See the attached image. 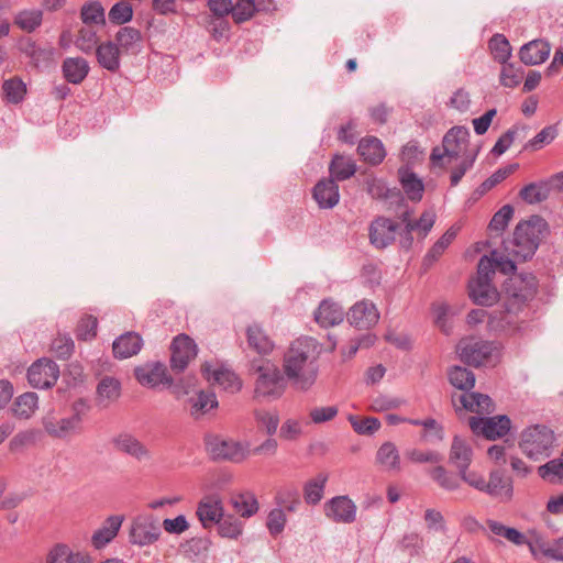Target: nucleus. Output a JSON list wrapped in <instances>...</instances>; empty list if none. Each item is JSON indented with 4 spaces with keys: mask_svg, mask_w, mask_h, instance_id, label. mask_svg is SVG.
<instances>
[{
    "mask_svg": "<svg viewBox=\"0 0 563 563\" xmlns=\"http://www.w3.org/2000/svg\"><path fill=\"white\" fill-rule=\"evenodd\" d=\"M548 230V223L539 216L521 221L514 231L510 240L504 241L505 254L493 251L496 268L505 275H516V262L531 260L539 247L540 241Z\"/></svg>",
    "mask_w": 563,
    "mask_h": 563,
    "instance_id": "1",
    "label": "nucleus"
},
{
    "mask_svg": "<svg viewBox=\"0 0 563 563\" xmlns=\"http://www.w3.org/2000/svg\"><path fill=\"white\" fill-rule=\"evenodd\" d=\"M536 294L537 279L532 274L510 276L505 283L504 309L492 312L488 329L496 333H511L519 330L518 313Z\"/></svg>",
    "mask_w": 563,
    "mask_h": 563,
    "instance_id": "2",
    "label": "nucleus"
},
{
    "mask_svg": "<svg viewBox=\"0 0 563 563\" xmlns=\"http://www.w3.org/2000/svg\"><path fill=\"white\" fill-rule=\"evenodd\" d=\"M318 344L312 338L295 340L284 355L283 369L292 388L307 391L318 377Z\"/></svg>",
    "mask_w": 563,
    "mask_h": 563,
    "instance_id": "3",
    "label": "nucleus"
},
{
    "mask_svg": "<svg viewBox=\"0 0 563 563\" xmlns=\"http://www.w3.org/2000/svg\"><path fill=\"white\" fill-rule=\"evenodd\" d=\"M90 407L84 399L76 400L71 406V415L59 417L53 410L42 419L44 431L54 439L67 440L78 435L84 430V419Z\"/></svg>",
    "mask_w": 563,
    "mask_h": 563,
    "instance_id": "4",
    "label": "nucleus"
},
{
    "mask_svg": "<svg viewBox=\"0 0 563 563\" xmlns=\"http://www.w3.org/2000/svg\"><path fill=\"white\" fill-rule=\"evenodd\" d=\"M470 131L464 126H453L443 136L442 147H434L430 161L434 166L443 167V159H464L477 148H470Z\"/></svg>",
    "mask_w": 563,
    "mask_h": 563,
    "instance_id": "5",
    "label": "nucleus"
},
{
    "mask_svg": "<svg viewBox=\"0 0 563 563\" xmlns=\"http://www.w3.org/2000/svg\"><path fill=\"white\" fill-rule=\"evenodd\" d=\"M553 431L543 424H534L526 428L519 441L521 451L532 460L549 456L554 444Z\"/></svg>",
    "mask_w": 563,
    "mask_h": 563,
    "instance_id": "6",
    "label": "nucleus"
},
{
    "mask_svg": "<svg viewBox=\"0 0 563 563\" xmlns=\"http://www.w3.org/2000/svg\"><path fill=\"white\" fill-rule=\"evenodd\" d=\"M256 372L258 377L255 382V397L266 400H275L282 397L286 384L278 367L269 362H265L257 367Z\"/></svg>",
    "mask_w": 563,
    "mask_h": 563,
    "instance_id": "7",
    "label": "nucleus"
},
{
    "mask_svg": "<svg viewBox=\"0 0 563 563\" xmlns=\"http://www.w3.org/2000/svg\"><path fill=\"white\" fill-rule=\"evenodd\" d=\"M207 450L214 461H230L240 463L249 454V445L232 439H225L220 435H209L206 438Z\"/></svg>",
    "mask_w": 563,
    "mask_h": 563,
    "instance_id": "8",
    "label": "nucleus"
},
{
    "mask_svg": "<svg viewBox=\"0 0 563 563\" xmlns=\"http://www.w3.org/2000/svg\"><path fill=\"white\" fill-rule=\"evenodd\" d=\"M161 528L157 519L150 514L139 515L131 523L129 531L130 543L139 547H147L158 541Z\"/></svg>",
    "mask_w": 563,
    "mask_h": 563,
    "instance_id": "9",
    "label": "nucleus"
},
{
    "mask_svg": "<svg viewBox=\"0 0 563 563\" xmlns=\"http://www.w3.org/2000/svg\"><path fill=\"white\" fill-rule=\"evenodd\" d=\"M494 350L492 342L475 338L462 339L456 347L461 361L473 366H481L488 362Z\"/></svg>",
    "mask_w": 563,
    "mask_h": 563,
    "instance_id": "10",
    "label": "nucleus"
},
{
    "mask_svg": "<svg viewBox=\"0 0 563 563\" xmlns=\"http://www.w3.org/2000/svg\"><path fill=\"white\" fill-rule=\"evenodd\" d=\"M468 423L473 433L483 435L488 440L506 435L511 427V421L506 415L489 418L471 417Z\"/></svg>",
    "mask_w": 563,
    "mask_h": 563,
    "instance_id": "11",
    "label": "nucleus"
},
{
    "mask_svg": "<svg viewBox=\"0 0 563 563\" xmlns=\"http://www.w3.org/2000/svg\"><path fill=\"white\" fill-rule=\"evenodd\" d=\"M398 228V223L393 219L376 217L368 228L371 244L378 250L386 249L395 242Z\"/></svg>",
    "mask_w": 563,
    "mask_h": 563,
    "instance_id": "12",
    "label": "nucleus"
},
{
    "mask_svg": "<svg viewBox=\"0 0 563 563\" xmlns=\"http://www.w3.org/2000/svg\"><path fill=\"white\" fill-rule=\"evenodd\" d=\"M59 368L51 360L42 358L33 363L27 371L29 383L35 388H49L58 379Z\"/></svg>",
    "mask_w": 563,
    "mask_h": 563,
    "instance_id": "13",
    "label": "nucleus"
},
{
    "mask_svg": "<svg viewBox=\"0 0 563 563\" xmlns=\"http://www.w3.org/2000/svg\"><path fill=\"white\" fill-rule=\"evenodd\" d=\"M170 367L174 372H183L197 355L195 341L186 334L177 335L170 345Z\"/></svg>",
    "mask_w": 563,
    "mask_h": 563,
    "instance_id": "14",
    "label": "nucleus"
},
{
    "mask_svg": "<svg viewBox=\"0 0 563 563\" xmlns=\"http://www.w3.org/2000/svg\"><path fill=\"white\" fill-rule=\"evenodd\" d=\"M356 510V505L349 496H336L324 504L325 516L338 523L354 522Z\"/></svg>",
    "mask_w": 563,
    "mask_h": 563,
    "instance_id": "15",
    "label": "nucleus"
},
{
    "mask_svg": "<svg viewBox=\"0 0 563 563\" xmlns=\"http://www.w3.org/2000/svg\"><path fill=\"white\" fill-rule=\"evenodd\" d=\"M347 320L351 325L360 330H367L378 322L379 312L372 301L363 299L350 308Z\"/></svg>",
    "mask_w": 563,
    "mask_h": 563,
    "instance_id": "16",
    "label": "nucleus"
},
{
    "mask_svg": "<svg viewBox=\"0 0 563 563\" xmlns=\"http://www.w3.org/2000/svg\"><path fill=\"white\" fill-rule=\"evenodd\" d=\"M111 443L115 451L132 456L137 461L148 460L150 450L135 435L129 432H121L114 435Z\"/></svg>",
    "mask_w": 563,
    "mask_h": 563,
    "instance_id": "17",
    "label": "nucleus"
},
{
    "mask_svg": "<svg viewBox=\"0 0 563 563\" xmlns=\"http://www.w3.org/2000/svg\"><path fill=\"white\" fill-rule=\"evenodd\" d=\"M134 375L141 385L150 388H154L161 384L172 385L173 383L172 377L167 374L166 366L161 363L136 367Z\"/></svg>",
    "mask_w": 563,
    "mask_h": 563,
    "instance_id": "18",
    "label": "nucleus"
},
{
    "mask_svg": "<svg viewBox=\"0 0 563 563\" xmlns=\"http://www.w3.org/2000/svg\"><path fill=\"white\" fill-rule=\"evenodd\" d=\"M224 511L219 498L208 496L202 498L197 506L196 516L205 529H210L223 518Z\"/></svg>",
    "mask_w": 563,
    "mask_h": 563,
    "instance_id": "19",
    "label": "nucleus"
},
{
    "mask_svg": "<svg viewBox=\"0 0 563 563\" xmlns=\"http://www.w3.org/2000/svg\"><path fill=\"white\" fill-rule=\"evenodd\" d=\"M201 371L208 382L219 385L229 393L234 394L242 388L241 379L234 372L228 368L219 367L211 371V366L206 363L202 365Z\"/></svg>",
    "mask_w": 563,
    "mask_h": 563,
    "instance_id": "20",
    "label": "nucleus"
},
{
    "mask_svg": "<svg viewBox=\"0 0 563 563\" xmlns=\"http://www.w3.org/2000/svg\"><path fill=\"white\" fill-rule=\"evenodd\" d=\"M468 295L473 302L479 306H492L499 299V292L492 280L485 279H471Z\"/></svg>",
    "mask_w": 563,
    "mask_h": 563,
    "instance_id": "21",
    "label": "nucleus"
},
{
    "mask_svg": "<svg viewBox=\"0 0 563 563\" xmlns=\"http://www.w3.org/2000/svg\"><path fill=\"white\" fill-rule=\"evenodd\" d=\"M397 174L398 180L407 198L412 202L421 201L424 192V184L422 179L408 166H401Z\"/></svg>",
    "mask_w": 563,
    "mask_h": 563,
    "instance_id": "22",
    "label": "nucleus"
},
{
    "mask_svg": "<svg viewBox=\"0 0 563 563\" xmlns=\"http://www.w3.org/2000/svg\"><path fill=\"white\" fill-rule=\"evenodd\" d=\"M312 196L322 209H332L340 200L339 186L334 179H321L313 187Z\"/></svg>",
    "mask_w": 563,
    "mask_h": 563,
    "instance_id": "23",
    "label": "nucleus"
},
{
    "mask_svg": "<svg viewBox=\"0 0 563 563\" xmlns=\"http://www.w3.org/2000/svg\"><path fill=\"white\" fill-rule=\"evenodd\" d=\"M551 52L550 44L544 40H533L521 46L519 51L520 60L528 66L544 63Z\"/></svg>",
    "mask_w": 563,
    "mask_h": 563,
    "instance_id": "24",
    "label": "nucleus"
},
{
    "mask_svg": "<svg viewBox=\"0 0 563 563\" xmlns=\"http://www.w3.org/2000/svg\"><path fill=\"white\" fill-rule=\"evenodd\" d=\"M344 310L334 301L324 299L314 311V320L323 328L340 324L344 319Z\"/></svg>",
    "mask_w": 563,
    "mask_h": 563,
    "instance_id": "25",
    "label": "nucleus"
},
{
    "mask_svg": "<svg viewBox=\"0 0 563 563\" xmlns=\"http://www.w3.org/2000/svg\"><path fill=\"white\" fill-rule=\"evenodd\" d=\"M143 346V340L136 332H126L117 338L112 344L117 358H129L137 354Z\"/></svg>",
    "mask_w": 563,
    "mask_h": 563,
    "instance_id": "26",
    "label": "nucleus"
},
{
    "mask_svg": "<svg viewBox=\"0 0 563 563\" xmlns=\"http://www.w3.org/2000/svg\"><path fill=\"white\" fill-rule=\"evenodd\" d=\"M123 516L115 515L108 517L102 526L96 530L91 537V543L96 549H101L111 542L118 534L122 522Z\"/></svg>",
    "mask_w": 563,
    "mask_h": 563,
    "instance_id": "27",
    "label": "nucleus"
},
{
    "mask_svg": "<svg viewBox=\"0 0 563 563\" xmlns=\"http://www.w3.org/2000/svg\"><path fill=\"white\" fill-rule=\"evenodd\" d=\"M97 402L103 408L118 401L121 396V383L112 376H104L97 385Z\"/></svg>",
    "mask_w": 563,
    "mask_h": 563,
    "instance_id": "28",
    "label": "nucleus"
},
{
    "mask_svg": "<svg viewBox=\"0 0 563 563\" xmlns=\"http://www.w3.org/2000/svg\"><path fill=\"white\" fill-rule=\"evenodd\" d=\"M483 493L495 498L510 499L512 496L511 479L499 471H493L489 473L488 482L484 483Z\"/></svg>",
    "mask_w": 563,
    "mask_h": 563,
    "instance_id": "29",
    "label": "nucleus"
},
{
    "mask_svg": "<svg viewBox=\"0 0 563 563\" xmlns=\"http://www.w3.org/2000/svg\"><path fill=\"white\" fill-rule=\"evenodd\" d=\"M96 57L99 65L111 73H117L121 66L120 48L111 41L101 43L96 47Z\"/></svg>",
    "mask_w": 563,
    "mask_h": 563,
    "instance_id": "30",
    "label": "nucleus"
},
{
    "mask_svg": "<svg viewBox=\"0 0 563 563\" xmlns=\"http://www.w3.org/2000/svg\"><path fill=\"white\" fill-rule=\"evenodd\" d=\"M90 70L88 62L82 57H67L62 64L64 78L69 84L79 85L88 76Z\"/></svg>",
    "mask_w": 563,
    "mask_h": 563,
    "instance_id": "31",
    "label": "nucleus"
},
{
    "mask_svg": "<svg viewBox=\"0 0 563 563\" xmlns=\"http://www.w3.org/2000/svg\"><path fill=\"white\" fill-rule=\"evenodd\" d=\"M357 151L363 159L372 165L380 164L386 156V151L382 141L375 136L361 140Z\"/></svg>",
    "mask_w": 563,
    "mask_h": 563,
    "instance_id": "32",
    "label": "nucleus"
},
{
    "mask_svg": "<svg viewBox=\"0 0 563 563\" xmlns=\"http://www.w3.org/2000/svg\"><path fill=\"white\" fill-rule=\"evenodd\" d=\"M450 462L457 468H468L473 460V450L470 444L462 438L455 435L450 449Z\"/></svg>",
    "mask_w": 563,
    "mask_h": 563,
    "instance_id": "33",
    "label": "nucleus"
},
{
    "mask_svg": "<svg viewBox=\"0 0 563 563\" xmlns=\"http://www.w3.org/2000/svg\"><path fill=\"white\" fill-rule=\"evenodd\" d=\"M459 401L463 409L476 412L479 415L490 413L494 411V404L489 396L479 394V393H471L460 395Z\"/></svg>",
    "mask_w": 563,
    "mask_h": 563,
    "instance_id": "34",
    "label": "nucleus"
},
{
    "mask_svg": "<svg viewBox=\"0 0 563 563\" xmlns=\"http://www.w3.org/2000/svg\"><path fill=\"white\" fill-rule=\"evenodd\" d=\"M246 334L249 346L258 354H268L273 351L274 342L260 325H250L247 328Z\"/></svg>",
    "mask_w": 563,
    "mask_h": 563,
    "instance_id": "35",
    "label": "nucleus"
},
{
    "mask_svg": "<svg viewBox=\"0 0 563 563\" xmlns=\"http://www.w3.org/2000/svg\"><path fill=\"white\" fill-rule=\"evenodd\" d=\"M528 545L534 556L542 554L547 558L563 561V538L552 543L536 539L534 541L528 542Z\"/></svg>",
    "mask_w": 563,
    "mask_h": 563,
    "instance_id": "36",
    "label": "nucleus"
},
{
    "mask_svg": "<svg viewBox=\"0 0 563 563\" xmlns=\"http://www.w3.org/2000/svg\"><path fill=\"white\" fill-rule=\"evenodd\" d=\"M230 504L234 511L243 518H250L258 510L257 499L250 492L232 495Z\"/></svg>",
    "mask_w": 563,
    "mask_h": 563,
    "instance_id": "37",
    "label": "nucleus"
},
{
    "mask_svg": "<svg viewBox=\"0 0 563 563\" xmlns=\"http://www.w3.org/2000/svg\"><path fill=\"white\" fill-rule=\"evenodd\" d=\"M331 178L334 180H346L356 172L355 162L351 157L335 155L329 166Z\"/></svg>",
    "mask_w": 563,
    "mask_h": 563,
    "instance_id": "38",
    "label": "nucleus"
},
{
    "mask_svg": "<svg viewBox=\"0 0 563 563\" xmlns=\"http://www.w3.org/2000/svg\"><path fill=\"white\" fill-rule=\"evenodd\" d=\"M377 463L386 471L400 470V456L396 445L391 442H385L376 453Z\"/></svg>",
    "mask_w": 563,
    "mask_h": 563,
    "instance_id": "39",
    "label": "nucleus"
},
{
    "mask_svg": "<svg viewBox=\"0 0 563 563\" xmlns=\"http://www.w3.org/2000/svg\"><path fill=\"white\" fill-rule=\"evenodd\" d=\"M115 42L120 49L124 52H135L140 49L142 34L134 27L123 26L115 34Z\"/></svg>",
    "mask_w": 563,
    "mask_h": 563,
    "instance_id": "40",
    "label": "nucleus"
},
{
    "mask_svg": "<svg viewBox=\"0 0 563 563\" xmlns=\"http://www.w3.org/2000/svg\"><path fill=\"white\" fill-rule=\"evenodd\" d=\"M328 474L319 473L308 481L303 487V497L307 504L317 505L323 497Z\"/></svg>",
    "mask_w": 563,
    "mask_h": 563,
    "instance_id": "41",
    "label": "nucleus"
},
{
    "mask_svg": "<svg viewBox=\"0 0 563 563\" xmlns=\"http://www.w3.org/2000/svg\"><path fill=\"white\" fill-rule=\"evenodd\" d=\"M457 230L453 227L448 229L444 234L432 245L423 258V265L430 266L444 253L449 245L456 238Z\"/></svg>",
    "mask_w": 563,
    "mask_h": 563,
    "instance_id": "42",
    "label": "nucleus"
},
{
    "mask_svg": "<svg viewBox=\"0 0 563 563\" xmlns=\"http://www.w3.org/2000/svg\"><path fill=\"white\" fill-rule=\"evenodd\" d=\"M448 376L451 385L460 390L468 391L475 385V375L466 367L453 366L450 368Z\"/></svg>",
    "mask_w": 563,
    "mask_h": 563,
    "instance_id": "43",
    "label": "nucleus"
},
{
    "mask_svg": "<svg viewBox=\"0 0 563 563\" xmlns=\"http://www.w3.org/2000/svg\"><path fill=\"white\" fill-rule=\"evenodd\" d=\"M538 474L544 481L551 484L563 483V451L560 457L553 459L539 466Z\"/></svg>",
    "mask_w": 563,
    "mask_h": 563,
    "instance_id": "44",
    "label": "nucleus"
},
{
    "mask_svg": "<svg viewBox=\"0 0 563 563\" xmlns=\"http://www.w3.org/2000/svg\"><path fill=\"white\" fill-rule=\"evenodd\" d=\"M488 47L493 58L500 64L508 62L511 56L510 43L504 34H494L488 42Z\"/></svg>",
    "mask_w": 563,
    "mask_h": 563,
    "instance_id": "45",
    "label": "nucleus"
},
{
    "mask_svg": "<svg viewBox=\"0 0 563 563\" xmlns=\"http://www.w3.org/2000/svg\"><path fill=\"white\" fill-rule=\"evenodd\" d=\"M431 478L444 490L454 492L461 487L460 475L446 471L443 466H435L430 471Z\"/></svg>",
    "mask_w": 563,
    "mask_h": 563,
    "instance_id": "46",
    "label": "nucleus"
},
{
    "mask_svg": "<svg viewBox=\"0 0 563 563\" xmlns=\"http://www.w3.org/2000/svg\"><path fill=\"white\" fill-rule=\"evenodd\" d=\"M487 526H488L489 531L493 534L503 537L516 545H521L525 543L528 544V542H529V541H527L523 533H521L520 531H518L515 528L506 527L496 520H492V519L487 520Z\"/></svg>",
    "mask_w": 563,
    "mask_h": 563,
    "instance_id": "47",
    "label": "nucleus"
},
{
    "mask_svg": "<svg viewBox=\"0 0 563 563\" xmlns=\"http://www.w3.org/2000/svg\"><path fill=\"white\" fill-rule=\"evenodd\" d=\"M2 91L5 100L10 103L18 104L23 101L26 95V86L19 78L4 80Z\"/></svg>",
    "mask_w": 563,
    "mask_h": 563,
    "instance_id": "48",
    "label": "nucleus"
},
{
    "mask_svg": "<svg viewBox=\"0 0 563 563\" xmlns=\"http://www.w3.org/2000/svg\"><path fill=\"white\" fill-rule=\"evenodd\" d=\"M37 395L35 393H24L20 395L14 402V413L20 418H30L37 408Z\"/></svg>",
    "mask_w": 563,
    "mask_h": 563,
    "instance_id": "49",
    "label": "nucleus"
},
{
    "mask_svg": "<svg viewBox=\"0 0 563 563\" xmlns=\"http://www.w3.org/2000/svg\"><path fill=\"white\" fill-rule=\"evenodd\" d=\"M43 14L40 10H24L14 18V23L25 32H33L42 23Z\"/></svg>",
    "mask_w": 563,
    "mask_h": 563,
    "instance_id": "50",
    "label": "nucleus"
},
{
    "mask_svg": "<svg viewBox=\"0 0 563 563\" xmlns=\"http://www.w3.org/2000/svg\"><path fill=\"white\" fill-rule=\"evenodd\" d=\"M412 214L413 209L406 206L405 210L398 216V219L404 224L400 244L407 249H409L412 245V233L417 232V227L415 225L416 220L412 219Z\"/></svg>",
    "mask_w": 563,
    "mask_h": 563,
    "instance_id": "51",
    "label": "nucleus"
},
{
    "mask_svg": "<svg viewBox=\"0 0 563 563\" xmlns=\"http://www.w3.org/2000/svg\"><path fill=\"white\" fill-rule=\"evenodd\" d=\"M218 526V533L222 538L228 539H238L243 531V523L241 520L232 517V516H224L220 519V521L217 523Z\"/></svg>",
    "mask_w": 563,
    "mask_h": 563,
    "instance_id": "52",
    "label": "nucleus"
},
{
    "mask_svg": "<svg viewBox=\"0 0 563 563\" xmlns=\"http://www.w3.org/2000/svg\"><path fill=\"white\" fill-rule=\"evenodd\" d=\"M276 503L278 505V508H282L284 511H296L297 507L300 504V496L298 489L294 487H287L278 490L276 495Z\"/></svg>",
    "mask_w": 563,
    "mask_h": 563,
    "instance_id": "53",
    "label": "nucleus"
},
{
    "mask_svg": "<svg viewBox=\"0 0 563 563\" xmlns=\"http://www.w3.org/2000/svg\"><path fill=\"white\" fill-rule=\"evenodd\" d=\"M519 196L527 203L533 205L544 201L549 196V189L545 185L531 183L520 190Z\"/></svg>",
    "mask_w": 563,
    "mask_h": 563,
    "instance_id": "54",
    "label": "nucleus"
},
{
    "mask_svg": "<svg viewBox=\"0 0 563 563\" xmlns=\"http://www.w3.org/2000/svg\"><path fill=\"white\" fill-rule=\"evenodd\" d=\"M367 191L375 199H388L397 197L400 202H405L404 197L397 188L390 189L383 180L373 179L367 183Z\"/></svg>",
    "mask_w": 563,
    "mask_h": 563,
    "instance_id": "55",
    "label": "nucleus"
},
{
    "mask_svg": "<svg viewBox=\"0 0 563 563\" xmlns=\"http://www.w3.org/2000/svg\"><path fill=\"white\" fill-rule=\"evenodd\" d=\"M81 20L85 24H104V9L99 1H90L81 8Z\"/></svg>",
    "mask_w": 563,
    "mask_h": 563,
    "instance_id": "56",
    "label": "nucleus"
},
{
    "mask_svg": "<svg viewBox=\"0 0 563 563\" xmlns=\"http://www.w3.org/2000/svg\"><path fill=\"white\" fill-rule=\"evenodd\" d=\"M501 65L500 84L507 88L517 87L523 77L522 67H516L515 64L508 62Z\"/></svg>",
    "mask_w": 563,
    "mask_h": 563,
    "instance_id": "57",
    "label": "nucleus"
},
{
    "mask_svg": "<svg viewBox=\"0 0 563 563\" xmlns=\"http://www.w3.org/2000/svg\"><path fill=\"white\" fill-rule=\"evenodd\" d=\"M420 440L427 443L442 442L444 439V428L433 418H427L423 426Z\"/></svg>",
    "mask_w": 563,
    "mask_h": 563,
    "instance_id": "58",
    "label": "nucleus"
},
{
    "mask_svg": "<svg viewBox=\"0 0 563 563\" xmlns=\"http://www.w3.org/2000/svg\"><path fill=\"white\" fill-rule=\"evenodd\" d=\"M98 43L97 32L89 25L84 26L79 30L78 36L76 38V46L84 53H91Z\"/></svg>",
    "mask_w": 563,
    "mask_h": 563,
    "instance_id": "59",
    "label": "nucleus"
},
{
    "mask_svg": "<svg viewBox=\"0 0 563 563\" xmlns=\"http://www.w3.org/2000/svg\"><path fill=\"white\" fill-rule=\"evenodd\" d=\"M191 402V413L195 415L197 412L205 413L210 409L218 407V400L216 394L212 391H199L196 398L190 399Z\"/></svg>",
    "mask_w": 563,
    "mask_h": 563,
    "instance_id": "60",
    "label": "nucleus"
},
{
    "mask_svg": "<svg viewBox=\"0 0 563 563\" xmlns=\"http://www.w3.org/2000/svg\"><path fill=\"white\" fill-rule=\"evenodd\" d=\"M255 11L256 8L253 0H238L236 3L233 4L231 14L234 22L240 24L250 20L254 15Z\"/></svg>",
    "mask_w": 563,
    "mask_h": 563,
    "instance_id": "61",
    "label": "nucleus"
},
{
    "mask_svg": "<svg viewBox=\"0 0 563 563\" xmlns=\"http://www.w3.org/2000/svg\"><path fill=\"white\" fill-rule=\"evenodd\" d=\"M556 136L558 128L555 125H548L531 139L525 148L540 150L544 145L552 143Z\"/></svg>",
    "mask_w": 563,
    "mask_h": 563,
    "instance_id": "62",
    "label": "nucleus"
},
{
    "mask_svg": "<svg viewBox=\"0 0 563 563\" xmlns=\"http://www.w3.org/2000/svg\"><path fill=\"white\" fill-rule=\"evenodd\" d=\"M133 18V8L131 4L120 1L112 5L109 11V20L114 24H124Z\"/></svg>",
    "mask_w": 563,
    "mask_h": 563,
    "instance_id": "63",
    "label": "nucleus"
},
{
    "mask_svg": "<svg viewBox=\"0 0 563 563\" xmlns=\"http://www.w3.org/2000/svg\"><path fill=\"white\" fill-rule=\"evenodd\" d=\"M514 216V208L510 205L503 206L489 222V229L494 231H504Z\"/></svg>",
    "mask_w": 563,
    "mask_h": 563,
    "instance_id": "64",
    "label": "nucleus"
}]
</instances>
